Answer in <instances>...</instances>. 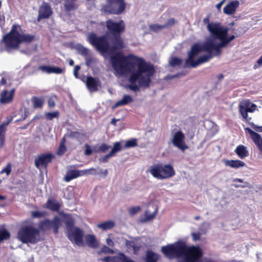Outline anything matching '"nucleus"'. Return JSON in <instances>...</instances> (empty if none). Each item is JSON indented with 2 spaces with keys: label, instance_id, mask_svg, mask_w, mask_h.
<instances>
[{
  "label": "nucleus",
  "instance_id": "052dcab7",
  "mask_svg": "<svg viewBox=\"0 0 262 262\" xmlns=\"http://www.w3.org/2000/svg\"><path fill=\"white\" fill-rule=\"evenodd\" d=\"M252 127L256 132H262V126H257L253 123L251 124Z\"/></svg>",
  "mask_w": 262,
  "mask_h": 262
},
{
  "label": "nucleus",
  "instance_id": "f3484780",
  "mask_svg": "<svg viewBox=\"0 0 262 262\" xmlns=\"http://www.w3.org/2000/svg\"><path fill=\"white\" fill-rule=\"evenodd\" d=\"M245 129L246 132H248L250 134L252 140L262 153V138L260 135L249 127H246Z\"/></svg>",
  "mask_w": 262,
  "mask_h": 262
},
{
  "label": "nucleus",
  "instance_id": "338daca9",
  "mask_svg": "<svg viewBox=\"0 0 262 262\" xmlns=\"http://www.w3.org/2000/svg\"><path fill=\"white\" fill-rule=\"evenodd\" d=\"M106 242L107 245H108L109 246L112 247H113L114 246V243L110 238H107L106 240Z\"/></svg>",
  "mask_w": 262,
  "mask_h": 262
},
{
  "label": "nucleus",
  "instance_id": "de8ad7c7",
  "mask_svg": "<svg viewBox=\"0 0 262 262\" xmlns=\"http://www.w3.org/2000/svg\"><path fill=\"white\" fill-rule=\"evenodd\" d=\"M11 171V163H8L6 166L3 168L1 171V173H6L7 176H9Z\"/></svg>",
  "mask_w": 262,
  "mask_h": 262
},
{
  "label": "nucleus",
  "instance_id": "3c124183",
  "mask_svg": "<svg viewBox=\"0 0 262 262\" xmlns=\"http://www.w3.org/2000/svg\"><path fill=\"white\" fill-rule=\"evenodd\" d=\"M101 252L103 253H105V254H107V253L113 254V253H114V251L113 249H110L109 247H108L106 246H103L101 248Z\"/></svg>",
  "mask_w": 262,
  "mask_h": 262
},
{
  "label": "nucleus",
  "instance_id": "f704fd0d",
  "mask_svg": "<svg viewBox=\"0 0 262 262\" xmlns=\"http://www.w3.org/2000/svg\"><path fill=\"white\" fill-rule=\"evenodd\" d=\"M69 137L71 138H76L78 141H80L86 137V134L78 131L71 132Z\"/></svg>",
  "mask_w": 262,
  "mask_h": 262
},
{
  "label": "nucleus",
  "instance_id": "39448f33",
  "mask_svg": "<svg viewBox=\"0 0 262 262\" xmlns=\"http://www.w3.org/2000/svg\"><path fill=\"white\" fill-rule=\"evenodd\" d=\"M40 230L32 225H22L17 233V238L23 244H36L41 241Z\"/></svg>",
  "mask_w": 262,
  "mask_h": 262
},
{
  "label": "nucleus",
  "instance_id": "69168bd1",
  "mask_svg": "<svg viewBox=\"0 0 262 262\" xmlns=\"http://www.w3.org/2000/svg\"><path fill=\"white\" fill-rule=\"evenodd\" d=\"M203 23L205 24H207V29H208V25L209 24H217V23H209V16H207V17H206L205 18H204L203 19Z\"/></svg>",
  "mask_w": 262,
  "mask_h": 262
},
{
  "label": "nucleus",
  "instance_id": "2eb2a0df",
  "mask_svg": "<svg viewBox=\"0 0 262 262\" xmlns=\"http://www.w3.org/2000/svg\"><path fill=\"white\" fill-rule=\"evenodd\" d=\"M54 156L52 154H43L38 156L35 160V165L39 169H47L49 163H51Z\"/></svg>",
  "mask_w": 262,
  "mask_h": 262
},
{
  "label": "nucleus",
  "instance_id": "4d7b16f0",
  "mask_svg": "<svg viewBox=\"0 0 262 262\" xmlns=\"http://www.w3.org/2000/svg\"><path fill=\"white\" fill-rule=\"evenodd\" d=\"M191 236L192 237L193 240L194 241H197L200 239L201 238V233H192Z\"/></svg>",
  "mask_w": 262,
  "mask_h": 262
},
{
  "label": "nucleus",
  "instance_id": "bb28decb",
  "mask_svg": "<svg viewBox=\"0 0 262 262\" xmlns=\"http://www.w3.org/2000/svg\"><path fill=\"white\" fill-rule=\"evenodd\" d=\"M213 57V55L208 53L207 54L201 56L194 62H193L191 67L195 68L199 65L208 62Z\"/></svg>",
  "mask_w": 262,
  "mask_h": 262
},
{
  "label": "nucleus",
  "instance_id": "ddd939ff",
  "mask_svg": "<svg viewBox=\"0 0 262 262\" xmlns=\"http://www.w3.org/2000/svg\"><path fill=\"white\" fill-rule=\"evenodd\" d=\"M204 47V43L202 45L195 43L191 46L190 51L188 52V57L185 61V64L186 67H191L193 62L195 61L194 57L196 56L201 52H205Z\"/></svg>",
  "mask_w": 262,
  "mask_h": 262
},
{
  "label": "nucleus",
  "instance_id": "4468645a",
  "mask_svg": "<svg viewBox=\"0 0 262 262\" xmlns=\"http://www.w3.org/2000/svg\"><path fill=\"white\" fill-rule=\"evenodd\" d=\"M185 137L184 133L181 130H178L173 135L171 139V142L173 145L184 151L188 148L185 141Z\"/></svg>",
  "mask_w": 262,
  "mask_h": 262
},
{
  "label": "nucleus",
  "instance_id": "6e6d98bb",
  "mask_svg": "<svg viewBox=\"0 0 262 262\" xmlns=\"http://www.w3.org/2000/svg\"><path fill=\"white\" fill-rule=\"evenodd\" d=\"M175 20L174 18H170L169 19L166 23L164 25L165 26V28H168L169 27L172 26L174 24Z\"/></svg>",
  "mask_w": 262,
  "mask_h": 262
},
{
  "label": "nucleus",
  "instance_id": "72a5a7b5",
  "mask_svg": "<svg viewBox=\"0 0 262 262\" xmlns=\"http://www.w3.org/2000/svg\"><path fill=\"white\" fill-rule=\"evenodd\" d=\"M10 122L6 124L0 125V147H3L5 142V135L6 131V125H8Z\"/></svg>",
  "mask_w": 262,
  "mask_h": 262
},
{
  "label": "nucleus",
  "instance_id": "e433bc0d",
  "mask_svg": "<svg viewBox=\"0 0 262 262\" xmlns=\"http://www.w3.org/2000/svg\"><path fill=\"white\" fill-rule=\"evenodd\" d=\"M121 253L119 252L117 256L104 257L101 260L104 262H120Z\"/></svg>",
  "mask_w": 262,
  "mask_h": 262
},
{
  "label": "nucleus",
  "instance_id": "2f4dec72",
  "mask_svg": "<svg viewBox=\"0 0 262 262\" xmlns=\"http://www.w3.org/2000/svg\"><path fill=\"white\" fill-rule=\"evenodd\" d=\"M158 256L152 251H147L146 254L145 262H157Z\"/></svg>",
  "mask_w": 262,
  "mask_h": 262
},
{
  "label": "nucleus",
  "instance_id": "774afa93",
  "mask_svg": "<svg viewBox=\"0 0 262 262\" xmlns=\"http://www.w3.org/2000/svg\"><path fill=\"white\" fill-rule=\"evenodd\" d=\"M132 249L133 250L134 253L136 254L139 251L140 247L137 246L136 243H135L134 245L133 246V248Z\"/></svg>",
  "mask_w": 262,
  "mask_h": 262
},
{
  "label": "nucleus",
  "instance_id": "c03bdc74",
  "mask_svg": "<svg viewBox=\"0 0 262 262\" xmlns=\"http://www.w3.org/2000/svg\"><path fill=\"white\" fill-rule=\"evenodd\" d=\"M46 118L48 120H52L53 118H58L59 116V112L56 111L54 112H48L46 113Z\"/></svg>",
  "mask_w": 262,
  "mask_h": 262
},
{
  "label": "nucleus",
  "instance_id": "8fccbe9b",
  "mask_svg": "<svg viewBox=\"0 0 262 262\" xmlns=\"http://www.w3.org/2000/svg\"><path fill=\"white\" fill-rule=\"evenodd\" d=\"M150 28L152 31H154L155 32H158V31H159L161 29L165 28V26H164V25H158V24H154V25H151Z\"/></svg>",
  "mask_w": 262,
  "mask_h": 262
},
{
  "label": "nucleus",
  "instance_id": "680f3d73",
  "mask_svg": "<svg viewBox=\"0 0 262 262\" xmlns=\"http://www.w3.org/2000/svg\"><path fill=\"white\" fill-rule=\"evenodd\" d=\"M48 104L50 107H53L55 105L54 100L52 98H50L48 100Z\"/></svg>",
  "mask_w": 262,
  "mask_h": 262
},
{
  "label": "nucleus",
  "instance_id": "f257e3e1",
  "mask_svg": "<svg viewBox=\"0 0 262 262\" xmlns=\"http://www.w3.org/2000/svg\"><path fill=\"white\" fill-rule=\"evenodd\" d=\"M111 61L116 71L130 74V84L128 86L130 90L134 92L139 91V86L136 84L137 81L140 87L147 88L150 86L155 69L153 65L143 58L133 54L125 56L117 53L111 57Z\"/></svg>",
  "mask_w": 262,
  "mask_h": 262
},
{
  "label": "nucleus",
  "instance_id": "603ef678",
  "mask_svg": "<svg viewBox=\"0 0 262 262\" xmlns=\"http://www.w3.org/2000/svg\"><path fill=\"white\" fill-rule=\"evenodd\" d=\"M156 213H157V209H156L155 212L154 213H151V214H149L148 213V211H146L145 213V216H146V221H150V220L153 219L155 217Z\"/></svg>",
  "mask_w": 262,
  "mask_h": 262
},
{
  "label": "nucleus",
  "instance_id": "20e7f679",
  "mask_svg": "<svg viewBox=\"0 0 262 262\" xmlns=\"http://www.w3.org/2000/svg\"><path fill=\"white\" fill-rule=\"evenodd\" d=\"M198 246H192L188 247L184 242H180L174 244H169L163 246L161 248L162 252L167 257L171 258L173 257L184 258L191 254Z\"/></svg>",
  "mask_w": 262,
  "mask_h": 262
},
{
  "label": "nucleus",
  "instance_id": "a19ab883",
  "mask_svg": "<svg viewBox=\"0 0 262 262\" xmlns=\"http://www.w3.org/2000/svg\"><path fill=\"white\" fill-rule=\"evenodd\" d=\"M81 175L85 176V175H96L98 174V172L97 171V169L95 168H91L89 169H84V170H81Z\"/></svg>",
  "mask_w": 262,
  "mask_h": 262
},
{
  "label": "nucleus",
  "instance_id": "423d86ee",
  "mask_svg": "<svg viewBox=\"0 0 262 262\" xmlns=\"http://www.w3.org/2000/svg\"><path fill=\"white\" fill-rule=\"evenodd\" d=\"M149 171L154 178L159 180L169 179L176 174L173 166L169 164H156L150 167Z\"/></svg>",
  "mask_w": 262,
  "mask_h": 262
},
{
  "label": "nucleus",
  "instance_id": "b1692460",
  "mask_svg": "<svg viewBox=\"0 0 262 262\" xmlns=\"http://www.w3.org/2000/svg\"><path fill=\"white\" fill-rule=\"evenodd\" d=\"M133 98L129 95H124L122 98L117 101L112 107V109H115L121 106L127 105L133 101Z\"/></svg>",
  "mask_w": 262,
  "mask_h": 262
},
{
  "label": "nucleus",
  "instance_id": "f8f14e48",
  "mask_svg": "<svg viewBox=\"0 0 262 262\" xmlns=\"http://www.w3.org/2000/svg\"><path fill=\"white\" fill-rule=\"evenodd\" d=\"M226 45L221 41L220 43H215L213 39H209L204 42V49L205 52L210 53L213 56H217L221 54V48L225 47Z\"/></svg>",
  "mask_w": 262,
  "mask_h": 262
},
{
  "label": "nucleus",
  "instance_id": "49530a36",
  "mask_svg": "<svg viewBox=\"0 0 262 262\" xmlns=\"http://www.w3.org/2000/svg\"><path fill=\"white\" fill-rule=\"evenodd\" d=\"M141 210V207L139 206L130 207L128 212L130 215H133L137 214Z\"/></svg>",
  "mask_w": 262,
  "mask_h": 262
},
{
  "label": "nucleus",
  "instance_id": "4be33fe9",
  "mask_svg": "<svg viewBox=\"0 0 262 262\" xmlns=\"http://www.w3.org/2000/svg\"><path fill=\"white\" fill-rule=\"evenodd\" d=\"M239 5L238 1H231L224 8L223 12L227 15L233 14Z\"/></svg>",
  "mask_w": 262,
  "mask_h": 262
},
{
  "label": "nucleus",
  "instance_id": "473e14b6",
  "mask_svg": "<svg viewBox=\"0 0 262 262\" xmlns=\"http://www.w3.org/2000/svg\"><path fill=\"white\" fill-rule=\"evenodd\" d=\"M32 102L34 108H42L44 104V99L43 98L34 96L32 98Z\"/></svg>",
  "mask_w": 262,
  "mask_h": 262
},
{
  "label": "nucleus",
  "instance_id": "5701e85b",
  "mask_svg": "<svg viewBox=\"0 0 262 262\" xmlns=\"http://www.w3.org/2000/svg\"><path fill=\"white\" fill-rule=\"evenodd\" d=\"M82 176L81 170L69 169L63 178L65 182H69L71 180Z\"/></svg>",
  "mask_w": 262,
  "mask_h": 262
},
{
  "label": "nucleus",
  "instance_id": "a18cd8bd",
  "mask_svg": "<svg viewBox=\"0 0 262 262\" xmlns=\"http://www.w3.org/2000/svg\"><path fill=\"white\" fill-rule=\"evenodd\" d=\"M137 145L136 139H131L126 142L124 148H127L130 147H133Z\"/></svg>",
  "mask_w": 262,
  "mask_h": 262
},
{
  "label": "nucleus",
  "instance_id": "cd10ccee",
  "mask_svg": "<svg viewBox=\"0 0 262 262\" xmlns=\"http://www.w3.org/2000/svg\"><path fill=\"white\" fill-rule=\"evenodd\" d=\"M78 0H65L64 7L67 12H70L78 9L79 4Z\"/></svg>",
  "mask_w": 262,
  "mask_h": 262
},
{
  "label": "nucleus",
  "instance_id": "7ed1b4c3",
  "mask_svg": "<svg viewBox=\"0 0 262 262\" xmlns=\"http://www.w3.org/2000/svg\"><path fill=\"white\" fill-rule=\"evenodd\" d=\"M62 217L67 229L68 238L72 243L79 247L83 246L84 245L83 230L78 227H74L75 220L71 214L63 213Z\"/></svg>",
  "mask_w": 262,
  "mask_h": 262
},
{
  "label": "nucleus",
  "instance_id": "bf43d9fd",
  "mask_svg": "<svg viewBox=\"0 0 262 262\" xmlns=\"http://www.w3.org/2000/svg\"><path fill=\"white\" fill-rule=\"evenodd\" d=\"M135 243L134 241L126 240L125 242V245L128 249H131L133 248Z\"/></svg>",
  "mask_w": 262,
  "mask_h": 262
},
{
  "label": "nucleus",
  "instance_id": "864d4df0",
  "mask_svg": "<svg viewBox=\"0 0 262 262\" xmlns=\"http://www.w3.org/2000/svg\"><path fill=\"white\" fill-rule=\"evenodd\" d=\"M51 67L47 66H40L38 67V69L43 72H45L48 74H50L51 72Z\"/></svg>",
  "mask_w": 262,
  "mask_h": 262
},
{
  "label": "nucleus",
  "instance_id": "13d9d810",
  "mask_svg": "<svg viewBox=\"0 0 262 262\" xmlns=\"http://www.w3.org/2000/svg\"><path fill=\"white\" fill-rule=\"evenodd\" d=\"M80 69V67L79 65L75 66L73 71V74L75 78H78V71Z\"/></svg>",
  "mask_w": 262,
  "mask_h": 262
},
{
  "label": "nucleus",
  "instance_id": "aec40b11",
  "mask_svg": "<svg viewBox=\"0 0 262 262\" xmlns=\"http://www.w3.org/2000/svg\"><path fill=\"white\" fill-rule=\"evenodd\" d=\"M122 149V147L121 145V143L119 142H116L114 143L113 147L112 148L111 151L104 157H102L100 160L101 162L105 163L108 161V159L113 156L115 155V154L121 151Z\"/></svg>",
  "mask_w": 262,
  "mask_h": 262
},
{
  "label": "nucleus",
  "instance_id": "a211bd4d",
  "mask_svg": "<svg viewBox=\"0 0 262 262\" xmlns=\"http://www.w3.org/2000/svg\"><path fill=\"white\" fill-rule=\"evenodd\" d=\"M15 89H12L10 92L4 90L1 94L0 103L1 104H7L11 102L14 96Z\"/></svg>",
  "mask_w": 262,
  "mask_h": 262
},
{
  "label": "nucleus",
  "instance_id": "393cba45",
  "mask_svg": "<svg viewBox=\"0 0 262 262\" xmlns=\"http://www.w3.org/2000/svg\"><path fill=\"white\" fill-rule=\"evenodd\" d=\"M84 237L88 246L93 248H97L98 247V243L94 235L88 234Z\"/></svg>",
  "mask_w": 262,
  "mask_h": 262
},
{
  "label": "nucleus",
  "instance_id": "6ab92c4d",
  "mask_svg": "<svg viewBox=\"0 0 262 262\" xmlns=\"http://www.w3.org/2000/svg\"><path fill=\"white\" fill-rule=\"evenodd\" d=\"M86 85L89 91L96 92L98 90V86H100V81L98 78H95L92 76H88L86 78Z\"/></svg>",
  "mask_w": 262,
  "mask_h": 262
},
{
  "label": "nucleus",
  "instance_id": "1a4fd4ad",
  "mask_svg": "<svg viewBox=\"0 0 262 262\" xmlns=\"http://www.w3.org/2000/svg\"><path fill=\"white\" fill-rule=\"evenodd\" d=\"M20 26L13 25L10 31L3 37V42L7 50L18 48L20 45L19 32Z\"/></svg>",
  "mask_w": 262,
  "mask_h": 262
},
{
  "label": "nucleus",
  "instance_id": "412c9836",
  "mask_svg": "<svg viewBox=\"0 0 262 262\" xmlns=\"http://www.w3.org/2000/svg\"><path fill=\"white\" fill-rule=\"evenodd\" d=\"M42 207L53 212H57L60 209V204L56 200L48 199L47 202L42 205Z\"/></svg>",
  "mask_w": 262,
  "mask_h": 262
},
{
  "label": "nucleus",
  "instance_id": "c85d7f7f",
  "mask_svg": "<svg viewBox=\"0 0 262 262\" xmlns=\"http://www.w3.org/2000/svg\"><path fill=\"white\" fill-rule=\"evenodd\" d=\"M239 158L243 159L249 156V152L247 147L243 145H238L234 150Z\"/></svg>",
  "mask_w": 262,
  "mask_h": 262
},
{
  "label": "nucleus",
  "instance_id": "a878e982",
  "mask_svg": "<svg viewBox=\"0 0 262 262\" xmlns=\"http://www.w3.org/2000/svg\"><path fill=\"white\" fill-rule=\"evenodd\" d=\"M224 163L226 166L235 169L246 166V164L239 160H227L225 161Z\"/></svg>",
  "mask_w": 262,
  "mask_h": 262
},
{
  "label": "nucleus",
  "instance_id": "79ce46f5",
  "mask_svg": "<svg viewBox=\"0 0 262 262\" xmlns=\"http://www.w3.org/2000/svg\"><path fill=\"white\" fill-rule=\"evenodd\" d=\"M111 146L110 145L105 143H103L100 145V146H99L96 150V152L105 153L111 148Z\"/></svg>",
  "mask_w": 262,
  "mask_h": 262
},
{
  "label": "nucleus",
  "instance_id": "6e6552de",
  "mask_svg": "<svg viewBox=\"0 0 262 262\" xmlns=\"http://www.w3.org/2000/svg\"><path fill=\"white\" fill-rule=\"evenodd\" d=\"M208 31L213 38L222 41L226 46L235 38L234 35L227 37L228 29L221 27L220 24H209Z\"/></svg>",
  "mask_w": 262,
  "mask_h": 262
},
{
  "label": "nucleus",
  "instance_id": "4c0bfd02",
  "mask_svg": "<svg viewBox=\"0 0 262 262\" xmlns=\"http://www.w3.org/2000/svg\"><path fill=\"white\" fill-rule=\"evenodd\" d=\"M66 142V139L65 137H63L60 141L59 147L58 150V154L59 155H63L65 152L67 151V147L65 145Z\"/></svg>",
  "mask_w": 262,
  "mask_h": 262
},
{
  "label": "nucleus",
  "instance_id": "9b49d317",
  "mask_svg": "<svg viewBox=\"0 0 262 262\" xmlns=\"http://www.w3.org/2000/svg\"><path fill=\"white\" fill-rule=\"evenodd\" d=\"M257 108V105L252 103L249 100H245L239 103V112L244 119L247 121H250L251 117H249L248 113H253Z\"/></svg>",
  "mask_w": 262,
  "mask_h": 262
},
{
  "label": "nucleus",
  "instance_id": "37998d69",
  "mask_svg": "<svg viewBox=\"0 0 262 262\" xmlns=\"http://www.w3.org/2000/svg\"><path fill=\"white\" fill-rule=\"evenodd\" d=\"M182 63V60L178 57H174L169 61V64L172 67L180 66Z\"/></svg>",
  "mask_w": 262,
  "mask_h": 262
},
{
  "label": "nucleus",
  "instance_id": "f03ea898",
  "mask_svg": "<svg viewBox=\"0 0 262 262\" xmlns=\"http://www.w3.org/2000/svg\"><path fill=\"white\" fill-rule=\"evenodd\" d=\"M105 26L106 34L98 36L96 34L91 33L88 35V40L99 52L114 54L124 47L121 35L125 30V24L122 19L116 22L108 19L105 21Z\"/></svg>",
  "mask_w": 262,
  "mask_h": 262
},
{
  "label": "nucleus",
  "instance_id": "c756f323",
  "mask_svg": "<svg viewBox=\"0 0 262 262\" xmlns=\"http://www.w3.org/2000/svg\"><path fill=\"white\" fill-rule=\"evenodd\" d=\"M115 226V223L113 221H107L97 225V227L103 230L111 229Z\"/></svg>",
  "mask_w": 262,
  "mask_h": 262
},
{
  "label": "nucleus",
  "instance_id": "9d476101",
  "mask_svg": "<svg viewBox=\"0 0 262 262\" xmlns=\"http://www.w3.org/2000/svg\"><path fill=\"white\" fill-rule=\"evenodd\" d=\"M60 226L61 220L60 218L57 216H55L52 220L47 219L40 221L38 224V229L40 231L45 232L53 228L54 233L56 234L58 233Z\"/></svg>",
  "mask_w": 262,
  "mask_h": 262
},
{
  "label": "nucleus",
  "instance_id": "58836bf2",
  "mask_svg": "<svg viewBox=\"0 0 262 262\" xmlns=\"http://www.w3.org/2000/svg\"><path fill=\"white\" fill-rule=\"evenodd\" d=\"M31 217L33 219H39L47 216L48 213L45 211H33L31 212Z\"/></svg>",
  "mask_w": 262,
  "mask_h": 262
},
{
  "label": "nucleus",
  "instance_id": "c9c22d12",
  "mask_svg": "<svg viewBox=\"0 0 262 262\" xmlns=\"http://www.w3.org/2000/svg\"><path fill=\"white\" fill-rule=\"evenodd\" d=\"M35 36L31 34H21L19 33L20 43L23 42L29 43L34 39Z\"/></svg>",
  "mask_w": 262,
  "mask_h": 262
},
{
  "label": "nucleus",
  "instance_id": "7c9ffc66",
  "mask_svg": "<svg viewBox=\"0 0 262 262\" xmlns=\"http://www.w3.org/2000/svg\"><path fill=\"white\" fill-rule=\"evenodd\" d=\"M193 262H201L202 257L203 256V252L199 247H197L193 251Z\"/></svg>",
  "mask_w": 262,
  "mask_h": 262
},
{
  "label": "nucleus",
  "instance_id": "09e8293b",
  "mask_svg": "<svg viewBox=\"0 0 262 262\" xmlns=\"http://www.w3.org/2000/svg\"><path fill=\"white\" fill-rule=\"evenodd\" d=\"M64 70L58 67H51L50 73L60 74L63 73Z\"/></svg>",
  "mask_w": 262,
  "mask_h": 262
},
{
  "label": "nucleus",
  "instance_id": "0eeeda50",
  "mask_svg": "<svg viewBox=\"0 0 262 262\" xmlns=\"http://www.w3.org/2000/svg\"><path fill=\"white\" fill-rule=\"evenodd\" d=\"M106 3L102 5L100 10L106 15L121 14L126 7V3L124 0H106Z\"/></svg>",
  "mask_w": 262,
  "mask_h": 262
},
{
  "label": "nucleus",
  "instance_id": "dca6fc26",
  "mask_svg": "<svg viewBox=\"0 0 262 262\" xmlns=\"http://www.w3.org/2000/svg\"><path fill=\"white\" fill-rule=\"evenodd\" d=\"M52 9L50 4L43 2L39 8L37 20L39 22L41 19H48L52 15Z\"/></svg>",
  "mask_w": 262,
  "mask_h": 262
},
{
  "label": "nucleus",
  "instance_id": "ea45409f",
  "mask_svg": "<svg viewBox=\"0 0 262 262\" xmlns=\"http://www.w3.org/2000/svg\"><path fill=\"white\" fill-rule=\"evenodd\" d=\"M10 234L6 229H0V242L10 238Z\"/></svg>",
  "mask_w": 262,
  "mask_h": 262
},
{
  "label": "nucleus",
  "instance_id": "0e129e2a",
  "mask_svg": "<svg viewBox=\"0 0 262 262\" xmlns=\"http://www.w3.org/2000/svg\"><path fill=\"white\" fill-rule=\"evenodd\" d=\"M80 53L82 55L86 56L89 54V50L85 47H82L80 49Z\"/></svg>",
  "mask_w": 262,
  "mask_h": 262
},
{
  "label": "nucleus",
  "instance_id": "5fc2aeb1",
  "mask_svg": "<svg viewBox=\"0 0 262 262\" xmlns=\"http://www.w3.org/2000/svg\"><path fill=\"white\" fill-rule=\"evenodd\" d=\"M85 150H84V154L86 155V156H90L91 155L92 152H93V151L91 149V146L88 144H86L85 145Z\"/></svg>",
  "mask_w": 262,
  "mask_h": 262
},
{
  "label": "nucleus",
  "instance_id": "e2e57ef3",
  "mask_svg": "<svg viewBox=\"0 0 262 262\" xmlns=\"http://www.w3.org/2000/svg\"><path fill=\"white\" fill-rule=\"evenodd\" d=\"M260 66H262V56L256 61L254 66V69H256Z\"/></svg>",
  "mask_w": 262,
  "mask_h": 262
}]
</instances>
